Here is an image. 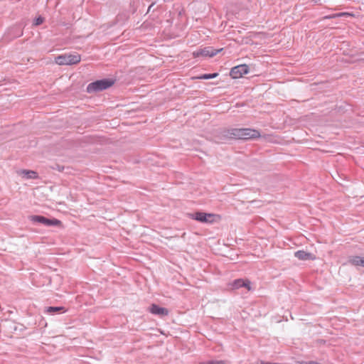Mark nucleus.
Returning a JSON list of instances; mask_svg holds the SVG:
<instances>
[{
    "label": "nucleus",
    "mask_w": 364,
    "mask_h": 364,
    "mask_svg": "<svg viewBox=\"0 0 364 364\" xmlns=\"http://www.w3.org/2000/svg\"><path fill=\"white\" fill-rule=\"evenodd\" d=\"M223 50V48L215 49L213 47H205L203 48H199L193 53L194 58L199 57H213L218 53Z\"/></svg>",
    "instance_id": "nucleus-5"
},
{
    "label": "nucleus",
    "mask_w": 364,
    "mask_h": 364,
    "mask_svg": "<svg viewBox=\"0 0 364 364\" xmlns=\"http://www.w3.org/2000/svg\"><path fill=\"white\" fill-rule=\"evenodd\" d=\"M218 75V73H213L210 74H203L199 76L198 78L203 79V80H208V79H213L216 77Z\"/></svg>",
    "instance_id": "nucleus-15"
},
{
    "label": "nucleus",
    "mask_w": 364,
    "mask_h": 364,
    "mask_svg": "<svg viewBox=\"0 0 364 364\" xmlns=\"http://www.w3.org/2000/svg\"><path fill=\"white\" fill-rule=\"evenodd\" d=\"M43 21H44V18H43L42 16H38L34 19V21L33 22V25L35 26H37L42 24L43 23Z\"/></svg>",
    "instance_id": "nucleus-18"
},
{
    "label": "nucleus",
    "mask_w": 364,
    "mask_h": 364,
    "mask_svg": "<svg viewBox=\"0 0 364 364\" xmlns=\"http://www.w3.org/2000/svg\"><path fill=\"white\" fill-rule=\"evenodd\" d=\"M149 311L151 314L160 317L168 316L169 311L166 308L161 307L155 304L151 305Z\"/></svg>",
    "instance_id": "nucleus-9"
},
{
    "label": "nucleus",
    "mask_w": 364,
    "mask_h": 364,
    "mask_svg": "<svg viewBox=\"0 0 364 364\" xmlns=\"http://www.w3.org/2000/svg\"><path fill=\"white\" fill-rule=\"evenodd\" d=\"M305 364H320V363L316 361H309V362H306Z\"/></svg>",
    "instance_id": "nucleus-21"
},
{
    "label": "nucleus",
    "mask_w": 364,
    "mask_h": 364,
    "mask_svg": "<svg viewBox=\"0 0 364 364\" xmlns=\"http://www.w3.org/2000/svg\"><path fill=\"white\" fill-rule=\"evenodd\" d=\"M66 311V309L63 306H49L47 307L45 310V312L48 313L50 314H61L65 313Z\"/></svg>",
    "instance_id": "nucleus-11"
},
{
    "label": "nucleus",
    "mask_w": 364,
    "mask_h": 364,
    "mask_svg": "<svg viewBox=\"0 0 364 364\" xmlns=\"http://www.w3.org/2000/svg\"><path fill=\"white\" fill-rule=\"evenodd\" d=\"M23 33V31L21 25H15L8 29L6 33V38L8 40L11 41L14 38L21 36Z\"/></svg>",
    "instance_id": "nucleus-8"
},
{
    "label": "nucleus",
    "mask_w": 364,
    "mask_h": 364,
    "mask_svg": "<svg viewBox=\"0 0 364 364\" xmlns=\"http://www.w3.org/2000/svg\"><path fill=\"white\" fill-rule=\"evenodd\" d=\"M249 73V67L246 64H242L233 67L230 72V75L233 79H237L243 76V75Z\"/></svg>",
    "instance_id": "nucleus-7"
},
{
    "label": "nucleus",
    "mask_w": 364,
    "mask_h": 364,
    "mask_svg": "<svg viewBox=\"0 0 364 364\" xmlns=\"http://www.w3.org/2000/svg\"><path fill=\"white\" fill-rule=\"evenodd\" d=\"M347 14H348L347 13L334 14H332V15L325 16L322 17L321 20L335 18H337V17L346 16Z\"/></svg>",
    "instance_id": "nucleus-16"
},
{
    "label": "nucleus",
    "mask_w": 364,
    "mask_h": 364,
    "mask_svg": "<svg viewBox=\"0 0 364 364\" xmlns=\"http://www.w3.org/2000/svg\"><path fill=\"white\" fill-rule=\"evenodd\" d=\"M31 221L35 223H41L46 227L61 226L62 223L56 218H48L43 215H34L29 216Z\"/></svg>",
    "instance_id": "nucleus-3"
},
{
    "label": "nucleus",
    "mask_w": 364,
    "mask_h": 364,
    "mask_svg": "<svg viewBox=\"0 0 364 364\" xmlns=\"http://www.w3.org/2000/svg\"><path fill=\"white\" fill-rule=\"evenodd\" d=\"M294 256L298 258L299 260H311L314 259V257L313 255L310 252H307L304 250H298L294 252Z\"/></svg>",
    "instance_id": "nucleus-10"
},
{
    "label": "nucleus",
    "mask_w": 364,
    "mask_h": 364,
    "mask_svg": "<svg viewBox=\"0 0 364 364\" xmlns=\"http://www.w3.org/2000/svg\"><path fill=\"white\" fill-rule=\"evenodd\" d=\"M80 55L64 54L55 58V63L58 65H75L80 62Z\"/></svg>",
    "instance_id": "nucleus-4"
},
{
    "label": "nucleus",
    "mask_w": 364,
    "mask_h": 364,
    "mask_svg": "<svg viewBox=\"0 0 364 364\" xmlns=\"http://www.w3.org/2000/svg\"><path fill=\"white\" fill-rule=\"evenodd\" d=\"M114 84V80L104 78L90 83L86 88L87 93H97L108 89Z\"/></svg>",
    "instance_id": "nucleus-2"
},
{
    "label": "nucleus",
    "mask_w": 364,
    "mask_h": 364,
    "mask_svg": "<svg viewBox=\"0 0 364 364\" xmlns=\"http://www.w3.org/2000/svg\"><path fill=\"white\" fill-rule=\"evenodd\" d=\"M201 364H229V362L227 360H208L206 362H203V363H201Z\"/></svg>",
    "instance_id": "nucleus-17"
},
{
    "label": "nucleus",
    "mask_w": 364,
    "mask_h": 364,
    "mask_svg": "<svg viewBox=\"0 0 364 364\" xmlns=\"http://www.w3.org/2000/svg\"><path fill=\"white\" fill-rule=\"evenodd\" d=\"M260 136L259 131L250 128L242 129H230L221 131L220 135L218 136V139L221 141L235 139H257Z\"/></svg>",
    "instance_id": "nucleus-1"
},
{
    "label": "nucleus",
    "mask_w": 364,
    "mask_h": 364,
    "mask_svg": "<svg viewBox=\"0 0 364 364\" xmlns=\"http://www.w3.org/2000/svg\"><path fill=\"white\" fill-rule=\"evenodd\" d=\"M52 168L55 169V170H58V171H63L64 169V167L56 164L53 166H52Z\"/></svg>",
    "instance_id": "nucleus-19"
},
{
    "label": "nucleus",
    "mask_w": 364,
    "mask_h": 364,
    "mask_svg": "<svg viewBox=\"0 0 364 364\" xmlns=\"http://www.w3.org/2000/svg\"><path fill=\"white\" fill-rule=\"evenodd\" d=\"M348 261L353 265L364 267V257L352 256L349 257Z\"/></svg>",
    "instance_id": "nucleus-12"
},
{
    "label": "nucleus",
    "mask_w": 364,
    "mask_h": 364,
    "mask_svg": "<svg viewBox=\"0 0 364 364\" xmlns=\"http://www.w3.org/2000/svg\"><path fill=\"white\" fill-rule=\"evenodd\" d=\"M21 173L26 178H38V174L37 172L31 170H22Z\"/></svg>",
    "instance_id": "nucleus-13"
},
{
    "label": "nucleus",
    "mask_w": 364,
    "mask_h": 364,
    "mask_svg": "<svg viewBox=\"0 0 364 364\" xmlns=\"http://www.w3.org/2000/svg\"><path fill=\"white\" fill-rule=\"evenodd\" d=\"M191 218L203 223H211L213 222V218L215 216L212 213H206L203 212H196L189 214Z\"/></svg>",
    "instance_id": "nucleus-6"
},
{
    "label": "nucleus",
    "mask_w": 364,
    "mask_h": 364,
    "mask_svg": "<svg viewBox=\"0 0 364 364\" xmlns=\"http://www.w3.org/2000/svg\"><path fill=\"white\" fill-rule=\"evenodd\" d=\"M244 284L242 287H245L247 290H251L250 282L249 280H244Z\"/></svg>",
    "instance_id": "nucleus-20"
},
{
    "label": "nucleus",
    "mask_w": 364,
    "mask_h": 364,
    "mask_svg": "<svg viewBox=\"0 0 364 364\" xmlns=\"http://www.w3.org/2000/svg\"><path fill=\"white\" fill-rule=\"evenodd\" d=\"M244 284V279H235L232 284L231 287L232 289H237L240 287H242Z\"/></svg>",
    "instance_id": "nucleus-14"
}]
</instances>
